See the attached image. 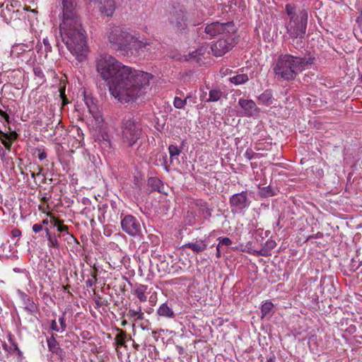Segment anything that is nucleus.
Wrapping results in <instances>:
<instances>
[{
	"instance_id": "nucleus-12",
	"label": "nucleus",
	"mask_w": 362,
	"mask_h": 362,
	"mask_svg": "<svg viewBox=\"0 0 362 362\" xmlns=\"http://www.w3.org/2000/svg\"><path fill=\"white\" fill-rule=\"evenodd\" d=\"M230 204L231 207L235 210L239 211L245 209L249 206L250 202L248 201L247 193L242 192L233 194L230 198Z\"/></svg>"
},
{
	"instance_id": "nucleus-16",
	"label": "nucleus",
	"mask_w": 362,
	"mask_h": 362,
	"mask_svg": "<svg viewBox=\"0 0 362 362\" xmlns=\"http://www.w3.org/2000/svg\"><path fill=\"white\" fill-rule=\"evenodd\" d=\"M147 290V286L145 285L139 284L133 290V294L135 295L140 301L146 302L147 300V297L146 296V292Z\"/></svg>"
},
{
	"instance_id": "nucleus-40",
	"label": "nucleus",
	"mask_w": 362,
	"mask_h": 362,
	"mask_svg": "<svg viewBox=\"0 0 362 362\" xmlns=\"http://www.w3.org/2000/svg\"><path fill=\"white\" fill-rule=\"evenodd\" d=\"M2 144L7 149H9L11 145V142L7 141H2Z\"/></svg>"
},
{
	"instance_id": "nucleus-26",
	"label": "nucleus",
	"mask_w": 362,
	"mask_h": 362,
	"mask_svg": "<svg viewBox=\"0 0 362 362\" xmlns=\"http://www.w3.org/2000/svg\"><path fill=\"white\" fill-rule=\"evenodd\" d=\"M52 221L54 226L57 227L58 231L64 232L68 230V227L66 226L61 224V222L55 218H52Z\"/></svg>"
},
{
	"instance_id": "nucleus-34",
	"label": "nucleus",
	"mask_w": 362,
	"mask_h": 362,
	"mask_svg": "<svg viewBox=\"0 0 362 362\" xmlns=\"http://www.w3.org/2000/svg\"><path fill=\"white\" fill-rule=\"evenodd\" d=\"M59 92H60V96L62 98L63 105H65L66 104L68 103V101H67L66 98H65V88H60Z\"/></svg>"
},
{
	"instance_id": "nucleus-20",
	"label": "nucleus",
	"mask_w": 362,
	"mask_h": 362,
	"mask_svg": "<svg viewBox=\"0 0 362 362\" xmlns=\"http://www.w3.org/2000/svg\"><path fill=\"white\" fill-rule=\"evenodd\" d=\"M249 80V78L247 74H238L236 76H234L233 77L230 78V81L231 83L235 84V85H240L243 83H246Z\"/></svg>"
},
{
	"instance_id": "nucleus-23",
	"label": "nucleus",
	"mask_w": 362,
	"mask_h": 362,
	"mask_svg": "<svg viewBox=\"0 0 362 362\" xmlns=\"http://www.w3.org/2000/svg\"><path fill=\"white\" fill-rule=\"evenodd\" d=\"M128 315L130 317H136L138 320H141L143 319L144 314L141 312V308H139L138 310L129 309L128 312Z\"/></svg>"
},
{
	"instance_id": "nucleus-3",
	"label": "nucleus",
	"mask_w": 362,
	"mask_h": 362,
	"mask_svg": "<svg viewBox=\"0 0 362 362\" xmlns=\"http://www.w3.org/2000/svg\"><path fill=\"white\" fill-rule=\"evenodd\" d=\"M311 56L281 55L274 65L275 77L280 81H290L313 62Z\"/></svg>"
},
{
	"instance_id": "nucleus-44",
	"label": "nucleus",
	"mask_w": 362,
	"mask_h": 362,
	"mask_svg": "<svg viewBox=\"0 0 362 362\" xmlns=\"http://www.w3.org/2000/svg\"><path fill=\"white\" fill-rule=\"evenodd\" d=\"M267 362H274V360L272 358H269Z\"/></svg>"
},
{
	"instance_id": "nucleus-27",
	"label": "nucleus",
	"mask_w": 362,
	"mask_h": 362,
	"mask_svg": "<svg viewBox=\"0 0 362 362\" xmlns=\"http://www.w3.org/2000/svg\"><path fill=\"white\" fill-rule=\"evenodd\" d=\"M168 151L170 157L178 156L181 152L180 148L177 146L174 145H170Z\"/></svg>"
},
{
	"instance_id": "nucleus-19",
	"label": "nucleus",
	"mask_w": 362,
	"mask_h": 362,
	"mask_svg": "<svg viewBox=\"0 0 362 362\" xmlns=\"http://www.w3.org/2000/svg\"><path fill=\"white\" fill-rule=\"evenodd\" d=\"M274 307L273 303L271 301H266L262 305L261 312H262V318H269L271 317L272 310Z\"/></svg>"
},
{
	"instance_id": "nucleus-10",
	"label": "nucleus",
	"mask_w": 362,
	"mask_h": 362,
	"mask_svg": "<svg viewBox=\"0 0 362 362\" xmlns=\"http://www.w3.org/2000/svg\"><path fill=\"white\" fill-rule=\"evenodd\" d=\"M233 46V38L231 34L228 36H223L218 41L211 45L212 53L216 57H221L232 49Z\"/></svg>"
},
{
	"instance_id": "nucleus-30",
	"label": "nucleus",
	"mask_w": 362,
	"mask_h": 362,
	"mask_svg": "<svg viewBox=\"0 0 362 362\" xmlns=\"http://www.w3.org/2000/svg\"><path fill=\"white\" fill-rule=\"evenodd\" d=\"M185 18L184 16H182L180 18H177L175 21L173 19L171 20L173 23H175L177 28H180L182 27V25L185 24Z\"/></svg>"
},
{
	"instance_id": "nucleus-39",
	"label": "nucleus",
	"mask_w": 362,
	"mask_h": 362,
	"mask_svg": "<svg viewBox=\"0 0 362 362\" xmlns=\"http://www.w3.org/2000/svg\"><path fill=\"white\" fill-rule=\"evenodd\" d=\"M221 246L220 245V244H218V245L216 247V257L218 258H219L221 257Z\"/></svg>"
},
{
	"instance_id": "nucleus-42",
	"label": "nucleus",
	"mask_w": 362,
	"mask_h": 362,
	"mask_svg": "<svg viewBox=\"0 0 362 362\" xmlns=\"http://www.w3.org/2000/svg\"><path fill=\"white\" fill-rule=\"evenodd\" d=\"M0 115L2 116L3 117H4L6 119H7L8 117L7 114L6 112H4V111H2L1 110H0Z\"/></svg>"
},
{
	"instance_id": "nucleus-8",
	"label": "nucleus",
	"mask_w": 362,
	"mask_h": 362,
	"mask_svg": "<svg viewBox=\"0 0 362 362\" xmlns=\"http://www.w3.org/2000/svg\"><path fill=\"white\" fill-rule=\"evenodd\" d=\"M140 136V129L132 119H126L123 122L122 138L127 146L134 144Z\"/></svg>"
},
{
	"instance_id": "nucleus-29",
	"label": "nucleus",
	"mask_w": 362,
	"mask_h": 362,
	"mask_svg": "<svg viewBox=\"0 0 362 362\" xmlns=\"http://www.w3.org/2000/svg\"><path fill=\"white\" fill-rule=\"evenodd\" d=\"M126 334L124 332H121L119 334L117 335L116 339L117 344L119 345H123L125 341Z\"/></svg>"
},
{
	"instance_id": "nucleus-13",
	"label": "nucleus",
	"mask_w": 362,
	"mask_h": 362,
	"mask_svg": "<svg viewBox=\"0 0 362 362\" xmlns=\"http://www.w3.org/2000/svg\"><path fill=\"white\" fill-rule=\"evenodd\" d=\"M84 100L86 105L89 110L90 114L93 116L94 118L96 124L100 126L103 122V119L101 115V113L98 110L97 106L93 102V100L92 98L85 95Z\"/></svg>"
},
{
	"instance_id": "nucleus-17",
	"label": "nucleus",
	"mask_w": 362,
	"mask_h": 362,
	"mask_svg": "<svg viewBox=\"0 0 362 362\" xmlns=\"http://www.w3.org/2000/svg\"><path fill=\"white\" fill-rule=\"evenodd\" d=\"M157 313L158 315L164 317L172 318L174 317L173 310L166 303H163L158 308Z\"/></svg>"
},
{
	"instance_id": "nucleus-22",
	"label": "nucleus",
	"mask_w": 362,
	"mask_h": 362,
	"mask_svg": "<svg viewBox=\"0 0 362 362\" xmlns=\"http://www.w3.org/2000/svg\"><path fill=\"white\" fill-rule=\"evenodd\" d=\"M47 346L49 351L52 352H57L59 349V344L54 337H52L47 339Z\"/></svg>"
},
{
	"instance_id": "nucleus-4",
	"label": "nucleus",
	"mask_w": 362,
	"mask_h": 362,
	"mask_svg": "<svg viewBox=\"0 0 362 362\" xmlns=\"http://www.w3.org/2000/svg\"><path fill=\"white\" fill-rule=\"evenodd\" d=\"M286 13L288 17L286 28L287 33L291 37H301L305 34L308 22V13L305 11L296 12L294 4H288L285 7Z\"/></svg>"
},
{
	"instance_id": "nucleus-41",
	"label": "nucleus",
	"mask_w": 362,
	"mask_h": 362,
	"mask_svg": "<svg viewBox=\"0 0 362 362\" xmlns=\"http://www.w3.org/2000/svg\"><path fill=\"white\" fill-rule=\"evenodd\" d=\"M13 235L14 237H18L21 235V232L18 230H14L12 231Z\"/></svg>"
},
{
	"instance_id": "nucleus-14",
	"label": "nucleus",
	"mask_w": 362,
	"mask_h": 362,
	"mask_svg": "<svg viewBox=\"0 0 362 362\" xmlns=\"http://www.w3.org/2000/svg\"><path fill=\"white\" fill-rule=\"evenodd\" d=\"M238 104L244 110L245 116L251 117L257 112V105L252 100L240 99Z\"/></svg>"
},
{
	"instance_id": "nucleus-31",
	"label": "nucleus",
	"mask_w": 362,
	"mask_h": 362,
	"mask_svg": "<svg viewBox=\"0 0 362 362\" xmlns=\"http://www.w3.org/2000/svg\"><path fill=\"white\" fill-rule=\"evenodd\" d=\"M25 309H27L30 313H33L36 309L35 304L33 301L28 300V302L26 303L25 305Z\"/></svg>"
},
{
	"instance_id": "nucleus-37",
	"label": "nucleus",
	"mask_w": 362,
	"mask_h": 362,
	"mask_svg": "<svg viewBox=\"0 0 362 362\" xmlns=\"http://www.w3.org/2000/svg\"><path fill=\"white\" fill-rule=\"evenodd\" d=\"M51 329L56 332L61 331L60 329L57 327L56 320H52L51 323Z\"/></svg>"
},
{
	"instance_id": "nucleus-15",
	"label": "nucleus",
	"mask_w": 362,
	"mask_h": 362,
	"mask_svg": "<svg viewBox=\"0 0 362 362\" xmlns=\"http://www.w3.org/2000/svg\"><path fill=\"white\" fill-rule=\"evenodd\" d=\"M183 247L189 248L194 252L199 253L206 249L207 245L204 240H199L195 242L187 243L183 245Z\"/></svg>"
},
{
	"instance_id": "nucleus-5",
	"label": "nucleus",
	"mask_w": 362,
	"mask_h": 362,
	"mask_svg": "<svg viewBox=\"0 0 362 362\" xmlns=\"http://www.w3.org/2000/svg\"><path fill=\"white\" fill-rule=\"evenodd\" d=\"M134 34L119 26H111L106 33L110 46L115 49L128 54Z\"/></svg>"
},
{
	"instance_id": "nucleus-24",
	"label": "nucleus",
	"mask_w": 362,
	"mask_h": 362,
	"mask_svg": "<svg viewBox=\"0 0 362 362\" xmlns=\"http://www.w3.org/2000/svg\"><path fill=\"white\" fill-rule=\"evenodd\" d=\"M187 103V99L182 100L179 97H175L174 99L173 105L175 108L182 109L185 107Z\"/></svg>"
},
{
	"instance_id": "nucleus-32",
	"label": "nucleus",
	"mask_w": 362,
	"mask_h": 362,
	"mask_svg": "<svg viewBox=\"0 0 362 362\" xmlns=\"http://www.w3.org/2000/svg\"><path fill=\"white\" fill-rule=\"evenodd\" d=\"M33 71H34L35 75L37 77H38L41 80H43V78H44V74H43L42 70L41 69L40 67H35L33 69Z\"/></svg>"
},
{
	"instance_id": "nucleus-21",
	"label": "nucleus",
	"mask_w": 362,
	"mask_h": 362,
	"mask_svg": "<svg viewBox=\"0 0 362 362\" xmlns=\"http://www.w3.org/2000/svg\"><path fill=\"white\" fill-rule=\"evenodd\" d=\"M258 99L260 103L266 105H270L271 104H272V93L268 90L264 91L263 93H262L259 96Z\"/></svg>"
},
{
	"instance_id": "nucleus-7",
	"label": "nucleus",
	"mask_w": 362,
	"mask_h": 362,
	"mask_svg": "<svg viewBox=\"0 0 362 362\" xmlns=\"http://www.w3.org/2000/svg\"><path fill=\"white\" fill-rule=\"evenodd\" d=\"M234 32L235 26L233 22H212L206 24L204 27V33L210 37H214L218 35L228 36Z\"/></svg>"
},
{
	"instance_id": "nucleus-6",
	"label": "nucleus",
	"mask_w": 362,
	"mask_h": 362,
	"mask_svg": "<svg viewBox=\"0 0 362 362\" xmlns=\"http://www.w3.org/2000/svg\"><path fill=\"white\" fill-rule=\"evenodd\" d=\"M156 49V44L152 40L148 39L140 40L139 37L134 34V40L132 41L127 54L133 56L144 54V56H146L145 52L151 53Z\"/></svg>"
},
{
	"instance_id": "nucleus-28",
	"label": "nucleus",
	"mask_w": 362,
	"mask_h": 362,
	"mask_svg": "<svg viewBox=\"0 0 362 362\" xmlns=\"http://www.w3.org/2000/svg\"><path fill=\"white\" fill-rule=\"evenodd\" d=\"M218 240H219L218 244H220L221 246H223V245L229 246L233 243L232 240L229 238H227V237L219 238Z\"/></svg>"
},
{
	"instance_id": "nucleus-11",
	"label": "nucleus",
	"mask_w": 362,
	"mask_h": 362,
	"mask_svg": "<svg viewBox=\"0 0 362 362\" xmlns=\"http://www.w3.org/2000/svg\"><path fill=\"white\" fill-rule=\"evenodd\" d=\"M95 4L99 11L106 16H112L116 9L115 0H86Z\"/></svg>"
},
{
	"instance_id": "nucleus-35",
	"label": "nucleus",
	"mask_w": 362,
	"mask_h": 362,
	"mask_svg": "<svg viewBox=\"0 0 362 362\" xmlns=\"http://www.w3.org/2000/svg\"><path fill=\"white\" fill-rule=\"evenodd\" d=\"M33 230L35 233H39L42 230V226L38 223L34 224L33 226Z\"/></svg>"
},
{
	"instance_id": "nucleus-33",
	"label": "nucleus",
	"mask_w": 362,
	"mask_h": 362,
	"mask_svg": "<svg viewBox=\"0 0 362 362\" xmlns=\"http://www.w3.org/2000/svg\"><path fill=\"white\" fill-rule=\"evenodd\" d=\"M59 320V324H60V327H61L60 330H61V332L64 331V330H65V329H66V323H65V318H64V315H62V316H60V317H59V320Z\"/></svg>"
},
{
	"instance_id": "nucleus-43",
	"label": "nucleus",
	"mask_w": 362,
	"mask_h": 362,
	"mask_svg": "<svg viewBox=\"0 0 362 362\" xmlns=\"http://www.w3.org/2000/svg\"><path fill=\"white\" fill-rule=\"evenodd\" d=\"M42 223L43 224H48V220L47 219L43 220L42 221Z\"/></svg>"
},
{
	"instance_id": "nucleus-9",
	"label": "nucleus",
	"mask_w": 362,
	"mask_h": 362,
	"mask_svg": "<svg viewBox=\"0 0 362 362\" xmlns=\"http://www.w3.org/2000/svg\"><path fill=\"white\" fill-rule=\"evenodd\" d=\"M121 227L130 236L139 235L141 231L140 222L132 215L121 216Z\"/></svg>"
},
{
	"instance_id": "nucleus-38",
	"label": "nucleus",
	"mask_w": 362,
	"mask_h": 362,
	"mask_svg": "<svg viewBox=\"0 0 362 362\" xmlns=\"http://www.w3.org/2000/svg\"><path fill=\"white\" fill-rule=\"evenodd\" d=\"M39 155L38 158L40 160H44L47 158V153L44 151H41L40 149H38Z\"/></svg>"
},
{
	"instance_id": "nucleus-1",
	"label": "nucleus",
	"mask_w": 362,
	"mask_h": 362,
	"mask_svg": "<svg viewBox=\"0 0 362 362\" xmlns=\"http://www.w3.org/2000/svg\"><path fill=\"white\" fill-rule=\"evenodd\" d=\"M95 62L96 71L106 82L110 95L121 103L140 97L153 78L149 73L124 65L107 53L98 54Z\"/></svg>"
},
{
	"instance_id": "nucleus-45",
	"label": "nucleus",
	"mask_w": 362,
	"mask_h": 362,
	"mask_svg": "<svg viewBox=\"0 0 362 362\" xmlns=\"http://www.w3.org/2000/svg\"><path fill=\"white\" fill-rule=\"evenodd\" d=\"M126 324H127V322H126L125 320H124V321H123V322H122V325H126Z\"/></svg>"
},
{
	"instance_id": "nucleus-2",
	"label": "nucleus",
	"mask_w": 362,
	"mask_h": 362,
	"mask_svg": "<svg viewBox=\"0 0 362 362\" xmlns=\"http://www.w3.org/2000/svg\"><path fill=\"white\" fill-rule=\"evenodd\" d=\"M62 7L60 33L67 49L78 61L86 58L89 52L86 37L77 16L78 0H57Z\"/></svg>"
},
{
	"instance_id": "nucleus-18",
	"label": "nucleus",
	"mask_w": 362,
	"mask_h": 362,
	"mask_svg": "<svg viewBox=\"0 0 362 362\" xmlns=\"http://www.w3.org/2000/svg\"><path fill=\"white\" fill-rule=\"evenodd\" d=\"M223 95V92L219 89H212L209 91V98L206 100V102H217Z\"/></svg>"
},
{
	"instance_id": "nucleus-36",
	"label": "nucleus",
	"mask_w": 362,
	"mask_h": 362,
	"mask_svg": "<svg viewBox=\"0 0 362 362\" xmlns=\"http://www.w3.org/2000/svg\"><path fill=\"white\" fill-rule=\"evenodd\" d=\"M254 153L252 150H247L245 153V156L248 159L251 160L253 157Z\"/></svg>"
},
{
	"instance_id": "nucleus-25",
	"label": "nucleus",
	"mask_w": 362,
	"mask_h": 362,
	"mask_svg": "<svg viewBox=\"0 0 362 362\" xmlns=\"http://www.w3.org/2000/svg\"><path fill=\"white\" fill-rule=\"evenodd\" d=\"M47 235L48 236V246L52 247H58V241L56 238H52L49 235L48 228L45 229Z\"/></svg>"
}]
</instances>
